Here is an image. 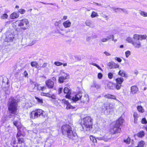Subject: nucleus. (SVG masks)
I'll return each instance as SVG.
<instances>
[{
  "mask_svg": "<svg viewBox=\"0 0 147 147\" xmlns=\"http://www.w3.org/2000/svg\"><path fill=\"white\" fill-rule=\"evenodd\" d=\"M13 124L18 129V133L17 134L16 137L18 138V143L19 144H23V145H24V140L23 138L20 137L21 136H25L24 134H22V133L25 132L26 131L25 128L21 124L19 120L14 121L13 122Z\"/></svg>",
  "mask_w": 147,
  "mask_h": 147,
  "instance_id": "f257e3e1",
  "label": "nucleus"
},
{
  "mask_svg": "<svg viewBox=\"0 0 147 147\" xmlns=\"http://www.w3.org/2000/svg\"><path fill=\"white\" fill-rule=\"evenodd\" d=\"M61 130L62 134L67 135L69 138L74 139V137H77L76 134L73 132L71 126L69 125L66 124L63 125L61 127Z\"/></svg>",
  "mask_w": 147,
  "mask_h": 147,
  "instance_id": "f03ea898",
  "label": "nucleus"
},
{
  "mask_svg": "<svg viewBox=\"0 0 147 147\" xmlns=\"http://www.w3.org/2000/svg\"><path fill=\"white\" fill-rule=\"evenodd\" d=\"M8 109L11 114L15 116V118L17 117L18 118L19 116L16 114L18 110L17 108V102L16 100L12 99L10 100L8 105Z\"/></svg>",
  "mask_w": 147,
  "mask_h": 147,
  "instance_id": "7ed1b4c3",
  "label": "nucleus"
},
{
  "mask_svg": "<svg viewBox=\"0 0 147 147\" xmlns=\"http://www.w3.org/2000/svg\"><path fill=\"white\" fill-rule=\"evenodd\" d=\"M115 109L114 105L111 103H107L104 104L103 111L105 114H112Z\"/></svg>",
  "mask_w": 147,
  "mask_h": 147,
  "instance_id": "20e7f679",
  "label": "nucleus"
},
{
  "mask_svg": "<svg viewBox=\"0 0 147 147\" xmlns=\"http://www.w3.org/2000/svg\"><path fill=\"white\" fill-rule=\"evenodd\" d=\"M16 23L18 26L20 27L21 29L25 30L28 28L29 22L28 20L26 18H24L16 21Z\"/></svg>",
  "mask_w": 147,
  "mask_h": 147,
  "instance_id": "39448f33",
  "label": "nucleus"
},
{
  "mask_svg": "<svg viewBox=\"0 0 147 147\" xmlns=\"http://www.w3.org/2000/svg\"><path fill=\"white\" fill-rule=\"evenodd\" d=\"M83 127H84L87 129L86 130H89L92 128L93 123V120L91 117L89 116H87L84 118L83 119Z\"/></svg>",
  "mask_w": 147,
  "mask_h": 147,
  "instance_id": "423d86ee",
  "label": "nucleus"
},
{
  "mask_svg": "<svg viewBox=\"0 0 147 147\" xmlns=\"http://www.w3.org/2000/svg\"><path fill=\"white\" fill-rule=\"evenodd\" d=\"M90 140L93 143H96V139L99 140H103L105 142L108 141L110 138H108L106 135H100V136L95 138L94 136L90 135L89 136Z\"/></svg>",
  "mask_w": 147,
  "mask_h": 147,
  "instance_id": "0eeeda50",
  "label": "nucleus"
},
{
  "mask_svg": "<svg viewBox=\"0 0 147 147\" xmlns=\"http://www.w3.org/2000/svg\"><path fill=\"white\" fill-rule=\"evenodd\" d=\"M42 96H45L49 98H51V101L55 105H58V102L56 99V97L54 94H51L49 93L41 92L40 94Z\"/></svg>",
  "mask_w": 147,
  "mask_h": 147,
  "instance_id": "6e6552de",
  "label": "nucleus"
},
{
  "mask_svg": "<svg viewBox=\"0 0 147 147\" xmlns=\"http://www.w3.org/2000/svg\"><path fill=\"white\" fill-rule=\"evenodd\" d=\"M110 132L112 134L120 133L121 129L120 127L117 126L115 124L113 126H111L109 129Z\"/></svg>",
  "mask_w": 147,
  "mask_h": 147,
  "instance_id": "1a4fd4ad",
  "label": "nucleus"
},
{
  "mask_svg": "<svg viewBox=\"0 0 147 147\" xmlns=\"http://www.w3.org/2000/svg\"><path fill=\"white\" fill-rule=\"evenodd\" d=\"M147 38V35L146 34L143 35L135 34L133 36V38L134 40H145Z\"/></svg>",
  "mask_w": 147,
  "mask_h": 147,
  "instance_id": "9d476101",
  "label": "nucleus"
},
{
  "mask_svg": "<svg viewBox=\"0 0 147 147\" xmlns=\"http://www.w3.org/2000/svg\"><path fill=\"white\" fill-rule=\"evenodd\" d=\"M14 38L13 35L11 33L7 32L5 40L7 42H10L13 41Z\"/></svg>",
  "mask_w": 147,
  "mask_h": 147,
  "instance_id": "9b49d317",
  "label": "nucleus"
},
{
  "mask_svg": "<svg viewBox=\"0 0 147 147\" xmlns=\"http://www.w3.org/2000/svg\"><path fill=\"white\" fill-rule=\"evenodd\" d=\"M38 117L42 115L44 117L47 116V113L45 112L41 109H38L35 110Z\"/></svg>",
  "mask_w": 147,
  "mask_h": 147,
  "instance_id": "f8f14e48",
  "label": "nucleus"
},
{
  "mask_svg": "<svg viewBox=\"0 0 147 147\" xmlns=\"http://www.w3.org/2000/svg\"><path fill=\"white\" fill-rule=\"evenodd\" d=\"M124 122V118L123 117H121L116 121L115 124L121 127V126L122 125Z\"/></svg>",
  "mask_w": 147,
  "mask_h": 147,
  "instance_id": "ddd939ff",
  "label": "nucleus"
},
{
  "mask_svg": "<svg viewBox=\"0 0 147 147\" xmlns=\"http://www.w3.org/2000/svg\"><path fill=\"white\" fill-rule=\"evenodd\" d=\"M64 93L65 94H66L65 97L66 98L70 99L71 97L70 96L71 91V90L67 87H65L63 90Z\"/></svg>",
  "mask_w": 147,
  "mask_h": 147,
  "instance_id": "4468645a",
  "label": "nucleus"
},
{
  "mask_svg": "<svg viewBox=\"0 0 147 147\" xmlns=\"http://www.w3.org/2000/svg\"><path fill=\"white\" fill-rule=\"evenodd\" d=\"M132 45L134 46V47L136 48L139 49L142 47L141 42L138 40L133 41Z\"/></svg>",
  "mask_w": 147,
  "mask_h": 147,
  "instance_id": "2eb2a0df",
  "label": "nucleus"
},
{
  "mask_svg": "<svg viewBox=\"0 0 147 147\" xmlns=\"http://www.w3.org/2000/svg\"><path fill=\"white\" fill-rule=\"evenodd\" d=\"M45 84L48 88H52L54 86V82L51 80H48L45 82Z\"/></svg>",
  "mask_w": 147,
  "mask_h": 147,
  "instance_id": "dca6fc26",
  "label": "nucleus"
},
{
  "mask_svg": "<svg viewBox=\"0 0 147 147\" xmlns=\"http://www.w3.org/2000/svg\"><path fill=\"white\" fill-rule=\"evenodd\" d=\"M62 102L66 105V108L67 109H73L74 108V107L70 105L68 101L65 99L62 100Z\"/></svg>",
  "mask_w": 147,
  "mask_h": 147,
  "instance_id": "f3484780",
  "label": "nucleus"
},
{
  "mask_svg": "<svg viewBox=\"0 0 147 147\" xmlns=\"http://www.w3.org/2000/svg\"><path fill=\"white\" fill-rule=\"evenodd\" d=\"M111 68H116L119 67V65L113 61L109 62L107 64Z\"/></svg>",
  "mask_w": 147,
  "mask_h": 147,
  "instance_id": "a211bd4d",
  "label": "nucleus"
},
{
  "mask_svg": "<svg viewBox=\"0 0 147 147\" xmlns=\"http://www.w3.org/2000/svg\"><path fill=\"white\" fill-rule=\"evenodd\" d=\"M82 96L81 94L79 93L75 95L72 98V100L74 102H76L80 99Z\"/></svg>",
  "mask_w": 147,
  "mask_h": 147,
  "instance_id": "6ab92c4d",
  "label": "nucleus"
},
{
  "mask_svg": "<svg viewBox=\"0 0 147 147\" xmlns=\"http://www.w3.org/2000/svg\"><path fill=\"white\" fill-rule=\"evenodd\" d=\"M89 100V98L88 95L87 94H85L83 97L82 102L84 103L87 104Z\"/></svg>",
  "mask_w": 147,
  "mask_h": 147,
  "instance_id": "aec40b11",
  "label": "nucleus"
},
{
  "mask_svg": "<svg viewBox=\"0 0 147 147\" xmlns=\"http://www.w3.org/2000/svg\"><path fill=\"white\" fill-rule=\"evenodd\" d=\"M71 24V23L69 20L65 21L63 23V26L65 28H68L70 27Z\"/></svg>",
  "mask_w": 147,
  "mask_h": 147,
  "instance_id": "412c9836",
  "label": "nucleus"
},
{
  "mask_svg": "<svg viewBox=\"0 0 147 147\" xmlns=\"http://www.w3.org/2000/svg\"><path fill=\"white\" fill-rule=\"evenodd\" d=\"M31 118L33 119L38 117L35 110L32 111L30 114Z\"/></svg>",
  "mask_w": 147,
  "mask_h": 147,
  "instance_id": "4be33fe9",
  "label": "nucleus"
},
{
  "mask_svg": "<svg viewBox=\"0 0 147 147\" xmlns=\"http://www.w3.org/2000/svg\"><path fill=\"white\" fill-rule=\"evenodd\" d=\"M133 117L134 119V123H137L139 117V115L136 112H134L133 115Z\"/></svg>",
  "mask_w": 147,
  "mask_h": 147,
  "instance_id": "5701e85b",
  "label": "nucleus"
},
{
  "mask_svg": "<svg viewBox=\"0 0 147 147\" xmlns=\"http://www.w3.org/2000/svg\"><path fill=\"white\" fill-rule=\"evenodd\" d=\"M137 109L138 111L140 113H143L145 112V109L141 105H138Z\"/></svg>",
  "mask_w": 147,
  "mask_h": 147,
  "instance_id": "b1692460",
  "label": "nucleus"
},
{
  "mask_svg": "<svg viewBox=\"0 0 147 147\" xmlns=\"http://www.w3.org/2000/svg\"><path fill=\"white\" fill-rule=\"evenodd\" d=\"M19 16V14L17 13L14 12L11 13L10 16V18L11 19L17 18Z\"/></svg>",
  "mask_w": 147,
  "mask_h": 147,
  "instance_id": "393cba45",
  "label": "nucleus"
},
{
  "mask_svg": "<svg viewBox=\"0 0 147 147\" xmlns=\"http://www.w3.org/2000/svg\"><path fill=\"white\" fill-rule=\"evenodd\" d=\"M35 87H36V89L39 90L44 91L46 89V87L45 86H41L40 85L38 84L35 85Z\"/></svg>",
  "mask_w": 147,
  "mask_h": 147,
  "instance_id": "a878e982",
  "label": "nucleus"
},
{
  "mask_svg": "<svg viewBox=\"0 0 147 147\" xmlns=\"http://www.w3.org/2000/svg\"><path fill=\"white\" fill-rule=\"evenodd\" d=\"M107 86L109 89H113L115 87V84L111 82H109L107 83Z\"/></svg>",
  "mask_w": 147,
  "mask_h": 147,
  "instance_id": "bb28decb",
  "label": "nucleus"
},
{
  "mask_svg": "<svg viewBox=\"0 0 147 147\" xmlns=\"http://www.w3.org/2000/svg\"><path fill=\"white\" fill-rule=\"evenodd\" d=\"M131 90L132 94H135L138 91V89L136 86H133L131 87Z\"/></svg>",
  "mask_w": 147,
  "mask_h": 147,
  "instance_id": "cd10ccee",
  "label": "nucleus"
},
{
  "mask_svg": "<svg viewBox=\"0 0 147 147\" xmlns=\"http://www.w3.org/2000/svg\"><path fill=\"white\" fill-rule=\"evenodd\" d=\"M60 75L66 79H67L69 76V74L65 73L63 71H61L60 72Z\"/></svg>",
  "mask_w": 147,
  "mask_h": 147,
  "instance_id": "c85d7f7f",
  "label": "nucleus"
},
{
  "mask_svg": "<svg viewBox=\"0 0 147 147\" xmlns=\"http://www.w3.org/2000/svg\"><path fill=\"white\" fill-rule=\"evenodd\" d=\"M124 80L123 78L122 77L117 78L115 79L116 83L121 84Z\"/></svg>",
  "mask_w": 147,
  "mask_h": 147,
  "instance_id": "c756f323",
  "label": "nucleus"
},
{
  "mask_svg": "<svg viewBox=\"0 0 147 147\" xmlns=\"http://www.w3.org/2000/svg\"><path fill=\"white\" fill-rule=\"evenodd\" d=\"M137 136L139 138H142L144 136L145 133L144 131H141L137 134Z\"/></svg>",
  "mask_w": 147,
  "mask_h": 147,
  "instance_id": "7c9ffc66",
  "label": "nucleus"
},
{
  "mask_svg": "<svg viewBox=\"0 0 147 147\" xmlns=\"http://www.w3.org/2000/svg\"><path fill=\"white\" fill-rule=\"evenodd\" d=\"M105 96L106 98H108L112 99L114 100H116V99L115 96L109 94L106 95Z\"/></svg>",
  "mask_w": 147,
  "mask_h": 147,
  "instance_id": "2f4dec72",
  "label": "nucleus"
},
{
  "mask_svg": "<svg viewBox=\"0 0 147 147\" xmlns=\"http://www.w3.org/2000/svg\"><path fill=\"white\" fill-rule=\"evenodd\" d=\"M126 41L128 43H131L132 44L133 41L132 40V38L130 37H127L125 39Z\"/></svg>",
  "mask_w": 147,
  "mask_h": 147,
  "instance_id": "473e14b6",
  "label": "nucleus"
},
{
  "mask_svg": "<svg viewBox=\"0 0 147 147\" xmlns=\"http://www.w3.org/2000/svg\"><path fill=\"white\" fill-rule=\"evenodd\" d=\"M119 74L122 77H127L124 71L123 70H120L119 72Z\"/></svg>",
  "mask_w": 147,
  "mask_h": 147,
  "instance_id": "72a5a7b5",
  "label": "nucleus"
},
{
  "mask_svg": "<svg viewBox=\"0 0 147 147\" xmlns=\"http://www.w3.org/2000/svg\"><path fill=\"white\" fill-rule=\"evenodd\" d=\"M145 144V143L144 141L141 140L138 143V146L139 147H144Z\"/></svg>",
  "mask_w": 147,
  "mask_h": 147,
  "instance_id": "f704fd0d",
  "label": "nucleus"
},
{
  "mask_svg": "<svg viewBox=\"0 0 147 147\" xmlns=\"http://www.w3.org/2000/svg\"><path fill=\"white\" fill-rule=\"evenodd\" d=\"M86 25L88 26L91 27H92V24L91 23V21L89 20H87L85 22Z\"/></svg>",
  "mask_w": 147,
  "mask_h": 147,
  "instance_id": "c9c22d12",
  "label": "nucleus"
},
{
  "mask_svg": "<svg viewBox=\"0 0 147 147\" xmlns=\"http://www.w3.org/2000/svg\"><path fill=\"white\" fill-rule=\"evenodd\" d=\"M66 79L65 78H64L63 77L61 76L59 78L58 81L60 83H63L64 80Z\"/></svg>",
  "mask_w": 147,
  "mask_h": 147,
  "instance_id": "e433bc0d",
  "label": "nucleus"
},
{
  "mask_svg": "<svg viewBox=\"0 0 147 147\" xmlns=\"http://www.w3.org/2000/svg\"><path fill=\"white\" fill-rule=\"evenodd\" d=\"M98 16V14L96 12L94 11H92L91 15V17L92 18H94Z\"/></svg>",
  "mask_w": 147,
  "mask_h": 147,
  "instance_id": "4c0bfd02",
  "label": "nucleus"
},
{
  "mask_svg": "<svg viewBox=\"0 0 147 147\" xmlns=\"http://www.w3.org/2000/svg\"><path fill=\"white\" fill-rule=\"evenodd\" d=\"M18 12L21 14H23L26 13V10L24 9H21L18 10Z\"/></svg>",
  "mask_w": 147,
  "mask_h": 147,
  "instance_id": "58836bf2",
  "label": "nucleus"
},
{
  "mask_svg": "<svg viewBox=\"0 0 147 147\" xmlns=\"http://www.w3.org/2000/svg\"><path fill=\"white\" fill-rule=\"evenodd\" d=\"M130 138L128 137L126 139H125L123 140V142L125 143L129 144L130 142Z\"/></svg>",
  "mask_w": 147,
  "mask_h": 147,
  "instance_id": "ea45409f",
  "label": "nucleus"
},
{
  "mask_svg": "<svg viewBox=\"0 0 147 147\" xmlns=\"http://www.w3.org/2000/svg\"><path fill=\"white\" fill-rule=\"evenodd\" d=\"M35 98L38 103L40 104H42L43 103V101L42 99H40L37 97H35Z\"/></svg>",
  "mask_w": 147,
  "mask_h": 147,
  "instance_id": "a19ab883",
  "label": "nucleus"
},
{
  "mask_svg": "<svg viewBox=\"0 0 147 147\" xmlns=\"http://www.w3.org/2000/svg\"><path fill=\"white\" fill-rule=\"evenodd\" d=\"M131 52L129 51H127L125 52V54L126 57L128 58L131 55Z\"/></svg>",
  "mask_w": 147,
  "mask_h": 147,
  "instance_id": "79ce46f5",
  "label": "nucleus"
},
{
  "mask_svg": "<svg viewBox=\"0 0 147 147\" xmlns=\"http://www.w3.org/2000/svg\"><path fill=\"white\" fill-rule=\"evenodd\" d=\"M38 63L36 61H32L31 63V65L32 67H35L36 66Z\"/></svg>",
  "mask_w": 147,
  "mask_h": 147,
  "instance_id": "37998d69",
  "label": "nucleus"
},
{
  "mask_svg": "<svg viewBox=\"0 0 147 147\" xmlns=\"http://www.w3.org/2000/svg\"><path fill=\"white\" fill-rule=\"evenodd\" d=\"M140 14L142 16L144 17L147 16V13L142 11H140L139 12Z\"/></svg>",
  "mask_w": 147,
  "mask_h": 147,
  "instance_id": "c03bdc74",
  "label": "nucleus"
},
{
  "mask_svg": "<svg viewBox=\"0 0 147 147\" xmlns=\"http://www.w3.org/2000/svg\"><path fill=\"white\" fill-rule=\"evenodd\" d=\"M141 123L143 124H145L147 123V121L145 118H143L142 119Z\"/></svg>",
  "mask_w": 147,
  "mask_h": 147,
  "instance_id": "a18cd8bd",
  "label": "nucleus"
},
{
  "mask_svg": "<svg viewBox=\"0 0 147 147\" xmlns=\"http://www.w3.org/2000/svg\"><path fill=\"white\" fill-rule=\"evenodd\" d=\"M121 87V84L116 83V84L115 85V88H116L117 90L120 89Z\"/></svg>",
  "mask_w": 147,
  "mask_h": 147,
  "instance_id": "49530a36",
  "label": "nucleus"
},
{
  "mask_svg": "<svg viewBox=\"0 0 147 147\" xmlns=\"http://www.w3.org/2000/svg\"><path fill=\"white\" fill-rule=\"evenodd\" d=\"M106 37L108 40L111 38H112L113 40L114 35L113 34H109Z\"/></svg>",
  "mask_w": 147,
  "mask_h": 147,
  "instance_id": "de8ad7c7",
  "label": "nucleus"
},
{
  "mask_svg": "<svg viewBox=\"0 0 147 147\" xmlns=\"http://www.w3.org/2000/svg\"><path fill=\"white\" fill-rule=\"evenodd\" d=\"M8 17V15L6 13L3 14L1 17V18L2 19H5L7 18Z\"/></svg>",
  "mask_w": 147,
  "mask_h": 147,
  "instance_id": "09e8293b",
  "label": "nucleus"
},
{
  "mask_svg": "<svg viewBox=\"0 0 147 147\" xmlns=\"http://www.w3.org/2000/svg\"><path fill=\"white\" fill-rule=\"evenodd\" d=\"M54 64L56 66H59L62 65V63L59 61H56L54 62Z\"/></svg>",
  "mask_w": 147,
  "mask_h": 147,
  "instance_id": "8fccbe9b",
  "label": "nucleus"
},
{
  "mask_svg": "<svg viewBox=\"0 0 147 147\" xmlns=\"http://www.w3.org/2000/svg\"><path fill=\"white\" fill-rule=\"evenodd\" d=\"M115 59L119 62H121L122 61V59L121 58L117 57H115Z\"/></svg>",
  "mask_w": 147,
  "mask_h": 147,
  "instance_id": "3c124183",
  "label": "nucleus"
},
{
  "mask_svg": "<svg viewBox=\"0 0 147 147\" xmlns=\"http://www.w3.org/2000/svg\"><path fill=\"white\" fill-rule=\"evenodd\" d=\"M108 76L109 78L111 79L113 78V74L111 73H109L108 74Z\"/></svg>",
  "mask_w": 147,
  "mask_h": 147,
  "instance_id": "603ef678",
  "label": "nucleus"
},
{
  "mask_svg": "<svg viewBox=\"0 0 147 147\" xmlns=\"http://www.w3.org/2000/svg\"><path fill=\"white\" fill-rule=\"evenodd\" d=\"M102 76V74L101 73H99L98 74V78L99 79H101Z\"/></svg>",
  "mask_w": 147,
  "mask_h": 147,
  "instance_id": "864d4df0",
  "label": "nucleus"
},
{
  "mask_svg": "<svg viewBox=\"0 0 147 147\" xmlns=\"http://www.w3.org/2000/svg\"><path fill=\"white\" fill-rule=\"evenodd\" d=\"M108 39L107 38H103L101 40V41L102 42H107L108 40Z\"/></svg>",
  "mask_w": 147,
  "mask_h": 147,
  "instance_id": "5fc2aeb1",
  "label": "nucleus"
},
{
  "mask_svg": "<svg viewBox=\"0 0 147 147\" xmlns=\"http://www.w3.org/2000/svg\"><path fill=\"white\" fill-rule=\"evenodd\" d=\"M104 53L107 56H110L111 55V54L107 52H105Z\"/></svg>",
  "mask_w": 147,
  "mask_h": 147,
  "instance_id": "6e6d98bb",
  "label": "nucleus"
},
{
  "mask_svg": "<svg viewBox=\"0 0 147 147\" xmlns=\"http://www.w3.org/2000/svg\"><path fill=\"white\" fill-rule=\"evenodd\" d=\"M35 67L38 69H41V67L38 64V63L37 65H36V67Z\"/></svg>",
  "mask_w": 147,
  "mask_h": 147,
  "instance_id": "4d7b16f0",
  "label": "nucleus"
},
{
  "mask_svg": "<svg viewBox=\"0 0 147 147\" xmlns=\"http://www.w3.org/2000/svg\"><path fill=\"white\" fill-rule=\"evenodd\" d=\"M63 88H60L58 90V92L59 94L61 93L62 91Z\"/></svg>",
  "mask_w": 147,
  "mask_h": 147,
  "instance_id": "13d9d810",
  "label": "nucleus"
},
{
  "mask_svg": "<svg viewBox=\"0 0 147 147\" xmlns=\"http://www.w3.org/2000/svg\"><path fill=\"white\" fill-rule=\"evenodd\" d=\"M60 22H56L55 23V26H58Z\"/></svg>",
  "mask_w": 147,
  "mask_h": 147,
  "instance_id": "bf43d9fd",
  "label": "nucleus"
},
{
  "mask_svg": "<svg viewBox=\"0 0 147 147\" xmlns=\"http://www.w3.org/2000/svg\"><path fill=\"white\" fill-rule=\"evenodd\" d=\"M47 63H44L43 64V65H42V66L41 67H42L43 68H45V67H46L47 66Z\"/></svg>",
  "mask_w": 147,
  "mask_h": 147,
  "instance_id": "052dcab7",
  "label": "nucleus"
},
{
  "mask_svg": "<svg viewBox=\"0 0 147 147\" xmlns=\"http://www.w3.org/2000/svg\"><path fill=\"white\" fill-rule=\"evenodd\" d=\"M13 142H12V144H16V140H15V139H13Z\"/></svg>",
  "mask_w": 147,
  "mask_h": 147,
  "instance_id": "680f3d73",
  "label": "nucleus"
},
{
  "mask_svg": "<svg viewBox=\"0 0 147 147\" xmlns=\"http://www.w3.org/2000/svg\"><path fill=\"white\" fill-rule=\"evenodd\" d=\"M67 16H64L62 18V20H65L67 19Z\"/></svg>",
  "mask_w": 147,
  "mask_h": 147,
  "instance_id": "e2e57ef3",
  "label": "nucleus"
},
{
  "mask_svg": "<svg viewBox=\"0 0 147 147\" xmlns=\"http://www.w3.org/2000/svg\"><path fill=\"white\" fill-rule=\"evenodd\" d=\"M24 75L26 77L28 75V74L26 71H25L24 72Z\"/></svg>",
  "mask_w": 147,
  "mask_h": 147,
  "instance_id": "0e129e2a",
  "label": "nucleus"
},
{
  "mask_svg": "<svg viewBox=\"0 0 147 147\" xmlns=\"http://www.w3.org/2000/svg\"><path fill=\"white\" fill-rule=\"evenodd\" d=\"M122 11V10L121 9L118 8V9H117V11Z\"/></svg>",
  "mask_w": 147,
  "mask_h": 147,
  "instance_id": "69168bd1",
  "label": "nucleus"
},
{
  "mask_svg": "<svg viewBox=\"0 0 147 147\" xmlns=\"http://www.w3.org/2000/svg\"><path fill=\"white\" fill-rule=\"evenodd\" d=\"M52 79L54 81H55L56 80V79L55 77H53L52 78Z\"/></svg>",
  "mask_w": 147,
  "mask_h": 147,
  "instance_id": "338daca9",
  "label": "nucleus"
},
{
  "mask_svg": "<svg viewBox=\"0 0 147 147\" xmlns=\"http://www.w3.org/2000/svg\"><path fill=\"white\" fill-rule=\"evenodd\" d=\"M62 65H63V66L64 67H65V66H67V63H63V64L62 63Z\"/></svg>",
  "mask_w": 147,
  "mask_h": 147,
  "instance_id": "774afa93",
  "label": "nucleus"
}]
</instances>
